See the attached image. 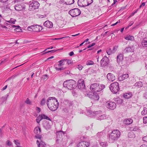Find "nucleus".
Listing matches in <instances>:
<instances>
[{
  "label": "nucleus",
  "mask_w": 147,
  "mask_h": 147,
  "mask_svg": "<svg viewBox=\"0 0 147 147\" xmlns=\"http://www.w3.org/2000/svg\"><path fill=\"white\" fill-rule=\"evenodd\" d=\"M47 104L49 109L53 111L57 109L59 105L58 100L53 97H50L47 99Z\"/></svg>",
  "instance_id": "1"
},
{
  "label": "nucleus",
  "mask_w": 147,
  "mask_h": 147,
  "mask_svg": "<svg viewBox=\"0 0 147 147\" xmlns=\"http://www.w3.org/2000/svg\"><path fill=\"white\" fill-rule=\"evenodd\" d=\"M101 112L100 111L92 112L90 110H88L87 114L90 117H95L98 120H101L106 119L107 115L105 114L101 115Z\"/></svg>",
  "instance_id": "2"
},
{
  "label": "nucleus",
  "mask_w": 147,
  "mask_h": 147,
  "mask_svg": "<svg viewBox=\"0 0 147 147\" xmlns=\"http://www.w3.org/2000/svg\"><path fill=\"white\" fill-rule=\"evenodd\" d=\"M121 133L120 131L117 129H115L112 131L109 135V140L111 142L117 140L120 137Z\"/></svg>",
  "instance_id": "3"
},
{
  "label": "nucleus",
  "mask_w": 147,
  "mask_h": 147,
  "mask_svg": "<svg viewBox=\"0 0 147 147\" xmlns=\"http://www.w3.org/2000/svg\"><path fill=\"white\" fill-rule=\"evenodd\" d=\"M64 87L67 88L68 89L71 90L76 87V82L72 80H67L63 83Z\"/></svg>",
  "instance_id": "4"
},
{
  "label": "nucleus",
  "mask_w": 147,
  "mask_h": 147,
  "mask_svg": "<svg viewBox=\"0 0 147 147\" xmlns=\"http://www.w3.org/2000/svg\"><path fill=\"white\" fill-rule=\"evenodd\" d=\"M105 87L104 85L100 84L98 83H94L90 85V89L92 91L96 92L100 91Z\"/></svg>",
  "instance_id": "5"
},
{
  "label": "nucleus",
  "mask_w": 147,
  "mask_h": 147,
  "mask_svg": "<svg viewBox=\"0 0 147 147\" xmlns=\"http://www.w3.org/2000/svg\"><path fill=\"white\" fill-rule=\"evenodd\" d=\"M109 88L111 91L114 94L117 93L119 90V84L116 82L111 84Z\"/></svg>",
  "instance_id": "6"
},
{
  "label": "nucleus",
  "mask_w": 147,
  "mask_h": 147,
  "mask_svg": "<svg viewBox=\"0 0 147 147\" xmlns=\"http://www.w3.org/2000/svg\"><path fill=\"white\" fill-rule=\"evenodd\" d=\"M40 4L36 1H32L29 5L28 9L30 11H33L38 8Z\"/></svg>",
  "instance_id": "7"
},
{
  "label": "nucleus",
  "mask_w": 147,
  "mask_h": 147,
  "mask_svg": "<svg viewBox=\"0 0 147 147\" xmlns=\"http://www.w3.org/2000/svg\"><path fill=\"white\" fill-rule=\"evenodd\" d=\"M86 91L85 95L86 96L93 99L95 101H98V100L99 97L98 94L96 92H90L89 93H86Z\"/></svg>",
  "instance_id": "8"
},
{
  "label": "nucleus",
  "mask_w": 147,
  "mask_h": 147,
  "mask_svg": "<svg viewBox=\"0 0 147 147\" xmlns=\"http://www.w3.org/2000/svg\"><path fill=\"white\" fill-rule=\"evenodd\" d=\"M59 63L55 64L54 65V67L57 71H59L63 70L65 68L62 67L64 65V60H61L59 62Z\"/></svg>",
  "instance_id": "9"
},
{
  "label": "nucleus",
  "mask_w": 147,
  "mask_h": 147,
  "mask_svg": "<svg viewBox=\"0 0 147 147\" xmlns=\"http://www.w3.org/2000/svg\"><path fill=\"white\" fill-rule=\"evenodd\" d=\"M69 13L72 17H75L81 14V11L78 8H75L70 10Z\"/></svg>",
  "instance_id": "10"
},
{
  "label": "nucleus",
  "mask_w": 147,
  "mask_h": 147,
  "mask_svg": "<svg viewBox=\"0 0 147 147\" xmlns=\"http://www.w3.org/2000/svg\"><path fill=\"white\" fill-rule=\"evenodd\" d=\"M63 134L62 131L57 132L56 134V142L58 143L61 142L63 140Z\"/></svg>",
  "instance_id": "11"
},
{
  "label": "nucleus",
  "mask_w": 147,
  "mask_h": 147,
  "mask_svg": "<svg viewBox=\"0 0 147 147\" xmlns=\"http://www.w3.org/2000/svg\"><path fill=\"white\" fill-rule=\"evenodd\" d=\"M107 107L111 110H114L116 107V105L115 102H107L106 103Z\"/></svg>",
  "instance_id": "12"
},
{
  "label": "nucleus",
  "mask_w": 147,
  "mask_h": 147,
  "mask_svg": "<svg viewBox=\"0 0 147 147\" xmlns=\"http://www.w3.org/2000/svg\"><path fill=\"white\" fill-rule=\"evenodd\" d=\"M109 62V59L106 56L103 57L100 61L101 65L102 66H105L107 65Z\"/></svg>",
  "instance_id": "13"
},
{
  "label": "nucleus",
  "mask_w": 147,
  "mask_h": 147,
  "mask_svg": "<svg viewBox=\"0 0 147 147\" xmlns=\"http://www.w3.org/2000/svg\"><path fill=\"white\" fill-rule=\"evenodd\" d=\"M90 144L89 142L87 141H82L78 143L77 145L78 147H88Z\"/></svg>",
  "instance_id": "14"
},
{
  "label": "nucleus",
  "mask_w": 147,
  "mask_h": 147,
  "mask_svg": "<svg viewBox=\"0 0 147 147\" xmlns=\"http://www.w3.org/2000/svg\"><path fill=\"white\" fill-rule=\"evenodd\" d=\"M78 87L80 89H84L85 86L84 84V81L82 80H80L78 81Z\"/></svg>",
  "instance_id": "15"
},
{
  "label": "nucleus",
  "mask_w": 147,
  "mask_h": 147,
  "mask_svg": "<svg viewBox=\"0 0 147 147\" xmlns=\"http://www.w3.org/2000/svg\"><path fill=\"white\" fill-rule=\"evenodd\" d=\"M78 3L79 6L81 7L88 6L87 0H78Z\"/></svg>",
  "instance_id": "16"
},
{
  "label": "nucleus",
  "mask_w": 147,
  "mask_h": 147,
  "mask_svg": "<svg viewBox=\"0 0 147 147\" xmlns=\"http://www.w3.org/2000/svg\"><path fill=\"white\" fill-rule=\"evenodd\" d=\"M108 80L110 82H113L115 79V76L111 73H109L107 76Z\"/></svg>",
  "instance_id": "17"
},
{
  "label": "nucleus",
  "mask_w": 147,
  "mask_h": 147,
  "mask_svg": "<svg viewBox=\"0 0 147 147\" xmlns=\"http://www.w3.org/2000/svg\"><path fill=\"white\" fill-rule=\"evenodd\" d=\"M15 9L17 11H21L25 8L24 4H17L16 5L15 7Z\"/></svg>",
  "instance_id": "18"
},
{
  "label": "nucleus",
  "mask_w": 147,
  "mask_h": 147,
  "mask_svg": "<svg viewBox=\"0 0 147 147\" xmlns=\"http://www.w3.org/2000/svg\"><path fill=\"white\" fill-rule=\"evenodd\" d=\"M44 25L46 27L51 28L53 27V24L51 22L47 20L44 23Z\"/></svg>",
  "instance_id": "19"
},
{
  "label": "nucleus",
  "mask_w": 147,
  "mask_h": 147,
  "mask_svg": "<svg viewBox=\"0 0 147 147\" xmlns=\"http://www.w3.org/2000/svg\"><path fill=\"white\" fill-rule=\"evenodd\" d=\"M134 51V49L133 47L130 46H128L126 47L123 51V52L124 53H126L129 52H132Z\"/></svg>",
  "instance_id": "20"
},
{
  "label": "nucleus",
  "mask_w": 147,
  "mask_h": 147,
  "mask_svg": "<svg viewBox=\"0 0 147 147\" xmlns=\"http://www.w3.org/2000/svg\"><path fill=\"white\" fill-rule=\"evenodd\" d=\"M36 143L38 145V147H40V146H44L46 145L45 142L42 141V140H37Z\"/></svg>",
  "instance_id": "21"
},
{
  "label": "nucleus",
  "mask_w": 147,
  "mask_h": 147,
  "mask_svg": "<svg viewBox=\"0 0 147 147\" xmlns=\"http://www.w3.org/2000/svg\"><path fill=\"white\" fill-rule=\"evenodd\" d=\"M141 44L143 47H147V38H145L142 40Z\"/></svg>",
  "instance_id": "22"
},
{
  "label": "nucleus",
  "mask_w": 147,
  "mask_h": 147,
  "mask_svg": "<svg viewBox=\"0 0 147 147\" xmlns=\"http://www.w3.org/2000/svg\"><path fill=\"white\" fill-rule=\"evenodd\" d=\"M123 55L122 54H120L117 57V61L118 63H119L122 61L123 59Z\"/></svg>",
  "instance_id": "23"
},
{
  "label": "nucleus",
  "mask_w": 147,
  "mask_h": 147,
  "mask_svg": "<svg viewBox=\"0 0 147 147\" xmlns=\"http://www.w3.org/2000/svg\"><path fill=\"white\" fill-rule=\"evenodd\" d=\"M34 132L36 134L40 135L41 133L40 128L39 127H35L34 130Z\"/></svg>",
  "instance_id": "24"
},
{
  "label": "nucleus",
  "mask_w": 147,
  "mask_h": 147,
  "mask_svg": "<svg viewBox=\"0 0 147 147\" xmlns=\"http://www.w3.org/2000/svg\"><path fill=\"white\" fill-rule=\"evenodd\" d=\"M128 77L129 75L128 74H123L119 77V80L121 81L128 78Z\"/></svg>",
  "instance_id": "25"
},
{
  "label": "nucleus",
  "mask_w": 147,
  "mask_h": 147,
  "mask_svg": "<svg viewBox=\"0 0 147 147\" xmlns=\"http://www.w3.org/2000/svg\"><path fill=\"white\" fill-rule=\"evenodd\" d=\"M133 120L131 119H128L124 120L123 122L124 124L126 125H129L132 123Z\"/></svg>",
  "instance_id": "26"
},
{
  "label": "nucleus",
  "mask_w": 147,
  "mask_h": 147,
  "mask_svg": "<svg viewBox=\"0 0 147 147\" xmlns=\"http://www.w3.org/2000/svg\"><path fill=\"white\" fill-rule=\"evenodd\" d=\"M132 95L131 92H128L125 94L123 95V97L125 98L128 99L130 98Z\"/></svg>",
  "instance_id": "27"
},
{
  "label": "nucleus",
  "mask_w": 147,
  "mask_h": 147,
  "mask_svg": "<svg viewBox=\"0 0 147 147\" xmlns=\"http://www.w3.org/2000/svg\"><path fill=\"white\" fill-rule=\"evenodd\" d=\"M36 25V26L35 27V31L39 32L42 30V28L41 26L38 25Z\"/></svg>",
  "instance_id": "28"
},
{
  "label": "nucleus",
  "mask_w": 147,
  "mask_h": 147,
  "mask_svg": "<svg viewBox=\"0 0 147 147\" xmlns=\"http://www.w3.org/2000/svg\"><path fill=\"white\" fill-rule=\"evenodd\" d=\"M125 38L127 40H133L134 39V37L130 35H127L125 37Z\"/></svg>",
  "instance_id": "29"
},
{
  "label": "nucleus",
  "mask_w": 147,
  "mask_h": 147,
  "mask_svg": "<svg viewBox=\"0 0 147 147\" xmlns=\"http://www.w3.org/2000/svg\"><path fill=\"white\" fill-rule=\"evenodd\" d=\"M36 26V25H33L31 26H28V30L30 31H32V30H34V31H35V27Z\"/></svg>",
  "instance_id": "30"
},
{
  "label": "nucleus",
  "mask_w": 147,
  "mask_h": 147,
  "mask_svg": "<svg viewBox=\"0 0 147 147\" xmlns=\"http://www.w3.org/2000/svg\"><path fill=\"white\" fill-rule=\"evenodd\" d=\"M128 136L130 138H134L135 137V134L133 132H129L128 133Z\"/></svg>",
  "instance_id": "31"
},
{
  "label": "nucleus",
  "mask_w": 147,
  "mask_h": 147,
  "mask_svg": "<svg viewBox=\"0 0 147 147\" xmlns=\"http://www.w3.org/2000/svg\"><path fill=\"white\" fill-rule=\"evenodd\" d=\"M142 82H138L135 84V86H138L139 88L142 87Z\"/></svg>",
  "instance_id": "32"
},
{
  "label": "nucleus",
  "mask_w": 147,
  "mask_h": 147,
  "mask_svg": "<svg viewBox=\"0 0 147 147\" xmlns=\"http://www.w3.org/2000/svg\"><path fill=\"white\" fill-rule=\"evenodd\" d=\"M67 1H65V3L66 5H71L73 4L74 3V0H67Z\"/></svg>",
  "instance_id": "33"
},
{
  "label": "nucleus",
  "mask_w": 147,
  "mask_h": 147,
  "mask_svg": "<svg viewBox=\"0 0 147 147\" xmlns=\"http://www.w3.org/2000/svg\"><path fill=\"white\" fill-rule=\"evenodd\" d=\"M147 113V108L144 107L143 110L141 112V114L143 115H145Z\"/></svg>",
  "instance_id": "34"
},
{
  "label": "nucleus",
  "mask_w": 147,
  "mask_h": 147,
  "mask_svg": "<svg viewBox=\"0 0 147 147\" xmlns=\"http://www.w3.org/2000/svg\"><path fill=\"white\" fill-rule=\"evenodd\" d=\"M96 136L98 138L100 139L103 136V133L102 132H98Z\"/></svg>",
  "instance_id": "35"
},
{
  "label": "nucleus",
  "mask_w": 147,
  "mask_h": 147,
  "mask_svg": "<svg viewBox=\"0 0 147 147\" xmlns=\"http://www.w3.org/2000/svg\"><path fill=\"white\" fill-rule=\"evenodd\" d=\"M100 145L102 147H106L108 146V144L106 142H101L100 143Z\"/></svg>",
  "instance_id": "36"
},
{
  "label": "nucleus",
  "mask_w": 147,
  "mask_h": 147,
  "mask_svg": "<svg viewBox=\"0 0 147 147\" xmlns=\"http://www.w3.org/2000/svg\"><path fill=\"white\" fill-rule=\"evenodd\" d=\"M115 101L118 104H121L123 102V100L120 98L116 99Z\"/></svg>",
  "instance_id": "37"
},
{
  "label": "nucleus",
  "mask_w": 147,
  "mask_h": 147,
  "mask_svg": "<svg viewBox=\"0 0 147 147\" xmlns=\"http://www.w3.org/2000/svg\"><path fill=\"white\" fill-rule=\"evenodd\" d=\"M106 52L108 55H111L113 53L112 52V50L110 48H108Z\"/></svg>",
  "instance_id": "38"
},
{
  "label": "nucleus",
  "mask_w": 147,
  "mask_h": 147,
  "mask_svg": "<svg viewBox=\"0 0 147 147\" xmlns=\"http://www.w3.org/2000/svg\"><path fill=\"white\" fill-rule=\"evenodd\" d=\"M42 119V117H41V115H39L37 118L36 119V121L37 123H39L40 121Z\"/></svg>",
  "instance_id": "39"
},
{
  "label": "nucleus",
  "mask_w": 147,
  "mask_h": 147,
  "mask_svg": "<svg viewBox=\"0 0 147 147\" xmlns=\"http://www.w3.org/2000/svg\"><path fill=\"white\" fill-rule=\"evenodd\" d=\"M41 115V117H42V119H46L49 120H51V119L49 118L48 117L45 115Z\"/></svg>",
  "instance_id": "40"
},
{
  "label": "nucleus",
  "mask_w": 147,
  "mask_h": 147,
  "mask_svg": "<svg viewBox=\"0 0 147 147\" xmlns=\"http://www.w3.org/2000/svg\"><path fill=\"white\" fill-rule=\"evenodd\" d=\"M16 21V20L13 18H11L10 20L8 21L7 22L12 24H15V22Z\"/></svg>",
  "instance_id": "41"
},
{
  "label": "nucleus",
  "mask_w": 147,
  "mask_h": 147,
  "mask_svg": "<svg viewBox=\"0 0 147 147\" xmlns=\"http://www.w3.org/2000/svg\"><path fill=\"white\" fill-rule=\"evenodd\" d=\"M93 62L91 60H88L86 64L87 65H92L94 64Z\"/></svg>",
  "instance_id": "42"
},
{
  "label": "nucleus",
  "mask_w": 147,
  "mask_h": 147,
  "mask_svg": "<svg viewBox=\"0 0 147 147\" xmlns=\"http://www.w3.org/2000/svg\"><path fill=\"white\" fill-rule=\"evenodd\" d=\"M35 138H36L37 139H38L39 140H41L42 139V136L41 135H40L36 134L35 136Z\"/></svg>",
  "instance_id": "43"
},
{
  "label": "nucleus",
  "mask_w": 147,
  "mask_h": 147,
  "mask_svg": "<svg viewBox=\"0 0 147 147\" xmlns=\"http://www.w3.org/2000/svg\"><path fill=\"white\" fill-rule=\"evenodd\" d=\"M65 38H70L69 36H66V37H61V38H52V39H51L53 40H58L62 39Z\"/></svg>",
  "instance_id": "44"
},
{
  "label": "nucleus",
  "mask_w": 147,
  "mask_h": 147,
  "mask_svg": "<svg viewBox=\"0 0 147 147\" xmlns=\"http://www.w3.org/2000/svg\"><path fill=\"white\" fill-rule=\"evenodd\" d=\"M25 102L28 105H31V102L28 98H27L26 100L25 101Z\"/></svg>",
  "instance_id": "45"
},
{
  "label": "nucleus",
  "mask_w": 147,
  "mask_h": 147,
  "mask_svg": "<svg viewBox=\"0 0 147 147\" xmlns=\"http://www.w3.org/2000/svg\"><path fill=\"white\" fill-rule=\"evenodd\" d=\"M57 51V50H51L50 51H48L47 52H45V53H43V54H47V53L49 52H50L51 53H54L56 51Z\"/></svg>",
  "instance_id": "46"
},
{
  "label": "nucleus",
  "mask_w": 147,
  "mask_h": 147,
  "mask_svg": "<svg viewBox=\"0 0 147 147\" xmlns=\"http://www.w3.org/2000/svg\"><path fill=\"white\" fill-rule=\"evenodd\" d=\"M118 48L117 46H115L113 47V49L112 50V52L114 53L117 51Z\"/></svg>",
  "instance_id": "47"
},
{
  "label": "nucleus",
  "mask_w": 147,
  "mask_h": 147,
  "mask_svg": "<svg viewBox=\"0 0 147 147\" xmlns=\"http://www.w3.org/2000/svg\"><path fill=\"white\" fill-rule=\"evenodd\" d=\"M46 102V100L45 99L43 98L40 102V104L41 105H44Z\"/></svg>",
  "instance_id": "48"
},
{
  "label": "nucleus",
  "mask_w": 147,
  "mask_h": 147,
  "mask_svg": "<svg viewBox=\"0 0 147 147\" xmlns=\"http://www.w3.org/2000/svg\"><path fill=\"white\" fill-rule=\"evenodd\" d=\"M76 67L79 70H81L83 68V67L81 65H78L76 66Z\"/></svg>",
  "instance_id": "49"
},
{
  "label": "nucleus",
  "mask_w": 147,
  "mask_h": 147,
  "mask_svg": "<svg viewBox=\"0 0 147 147\" xmlns=\"http://www.w3.org/2000/svg\"><path fill=\"white\" fill-rule=\"evenodd\" d=\"M48 78V75L47 74L45 75H43L42 77V78L44 80H47Z\"/></svg>",
  "instance_id": "50"
},
{
  "label": "nucleus",
  "mask_w": 147,
  "mask_h": 147,
  "mask_svg": "<svg viewBox=\"0 0 147 147\" xmlns=\"http://www.w3.org/2000/svg\"><path fill=\"white\" fill-rule=\"evenodd\" d=\"M62 110L63 112H65L66 113H67L69 111L68 109H67V108H63Z\"/></svg>",
  "instance_id": "51"
},
{
  "label": "nucleus",
  "mask_w": 147,
  "mask_h": 147,
  "mask_svg": "<svg viewBox=\"0 0 147 147\" xmlns=\"http://www.w3.org/2000/svg\"><path fill=\"white\" fill-rule=\"evenodd\" d=\"M143 122L144 123H147V117H145L143 118Z\"/></svg>",
  "instance_id": "52"
},
{
  "label": "nucleus",
  "mask_w": 147,
  "mask_h": 147,
  "mask_svg": "<svg viewBox=\"0 0 147 147\" xmlns=\"http://www.w3.org/2000/svg\"><path fill=\"white\" fill-rule=\"evenodd\" d=\"M87 4H88V5L91 4L93 2V0H87Z\"/></svg>",
  "instance_id": "53"
},
{
  "label": "nucleus",
  "mask_w": 147,
  "mask_h": 147,
  "mask_svg": "<svg viewBox=\"0 0 147 147\" xmlns=\"http://www.w3.org/2000/svg\"><path fill=\"white\" fill-rule=\"evenodd\" d=\"M14 142L15 144L17 146L20 144V143L18 142V140H14Z\"/></svg>",
  "instance_id": "54"
},
{
  "label": "nucleus",
  "mask_w": 147,
  "mask_h": 147,
  "mask_svg": "<svg viewBox=\"0 0 147 147\" xmlns=\"http://www.w3.org/2000/svg\"><path fill=\"white\" fill-rule=\"evenodd\" d=\"M143 141L147 142V136H146L142 138Z\"/></svg>",
  "instance_id": "55"
},
{
  "label": "nucleus",
  "mask_w": 147,
  "mask_h": 147,
  "mask_svg": "<svg viewBox=\"0 0 147 147\" xmlns=\"http://www.w3.org/2000/svg\"><path fill=\"white\" fill-rule=\"evenodd\" d=\"M11 142L9 140H8L6 141V144L8 146H11Z\"/></svg>",
  "instance_id": "56"
},
{
  "label": "nucleus",
  "mask_w": 147,
  "mask_h": 147,
  "mask_svg": "<svg viewBox=\"0 0 147 147\" xmlns=\"http://www.w3.org/2000/svg\"><path fill=\"white\" fill-rule=\"evenodd\" d=\"M3 129L0 128V136L2 137L3 135Z\"/></svg>",
  "instance_id": "57"
},
{
  "label": "nucleus",
  "mask_w": 147,
  "mask_h": 147,
  "mask_svg": "<svg viewBox=\"0 0 147 147\" xmlns=\"http://www.w3.org/2000/svg\"><path fill=\"white\" fill-rule=\"evenodd\" d=\"M120 22V20H118L116 23H114V24H112L111 26H115V25H116L117 24L119 23Z\"/></svg>",
  "instance_id": "58"
},
{
  "label": "nucleus",
  "mask_w": 147,
  "mask_h": 147,
  "mask_svg": "<svg viewBox=\"0 0 147 147\" xmlns=\"http://www.w3.org/2000/svg\"><path fill=\"white\" fill-rule=\"evenodd\" d=\"M120 22V20H118L116 23H114V24H112L111 26H115V25H116L117 24L119 23Z\"/></svg>",
  "instance_id": "59"
},
{
  "label": "nucleus",
  "mask_w": 147,
  "mask_h": 147,
  "mask_svg": "<svg viewBox=\"0 0 147 147\" xmlns=\"http://www.w3.org/2000/svg\"><path fill=\"white\" fill-rule=\"evenodd\" d=\"M143 96L144 97L147 99V92L144 93Z\"/></svg>",
  "instance_id": "60"
},
{
  "label": "nucleus",
  "mask_w": 147,
  "mask_h": 147,
  "mask_svg": "<svg viewBox=\"0 0 147 147\" xmlns=\"http://www.w3.org/2000/svg\"><path fill=\"white\" fill-rule=\"evenodd\" d=\"M8 0H0V2L3 3H6Z\"/></svg>",
  "instance_id": "61"
},
{
  "label": "nucleus",
  "mask_w": 147,
  "mask_h": 147,
  "mask_svg": "<svg viewBox=\"0 0 147 147\" xmlns=\"http://www.w3.org/2000/svg\"><path fill=\"white\" fill-rule=\"evenodd\" d=\"M145 3L144 2H143L142 3V4L140 5V6L139 8H141L142 6H145Z\"/></svg>",
  "instance_id": "62"
},
{
  "label": "nucleus",
  "mask_w": 147,
  "mask_h": 147,
  "mask_svg": "<svg viewBox=\"0 0 147 147\" xmlns=\"http://www.w3.org/2000/svg\"><path fill=\"white\" fill-rule=\"evenodd\" d=\"M74 55V53L73 51H71L69 53V55L70 56H72Z\"/></svg>",
  "instance_id": "63"
},
{
  "label": "nucleus",
  "mask_w": 147,
  "mask_h": 147,
  "mask_svg": "<svg viewBox=\"0 0 147 147\" xmlns=\"http://www.w3.org/2000/svg\"><path fill=\"white\" fill-rule=\"evenodd\" d=\"M134 22L133 21H131L129 24V26H131V25H133V24H134Z\"/></svg>",
  "instance_id": "64"
}]
</instances>
